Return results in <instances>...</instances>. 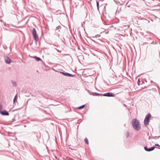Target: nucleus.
Instances as JSON below:
<instances>
[{
  "label": "nucleus",
  "instance_id": "obj_1",
  "mask_svg": "<svg viewBox=\"0 0 160 160\" xmlns=\"http://www.w3.org/2000/svg\"><path fill=\"white\" fill-rule=\"evenodd\" d=\"M132 123L133 127L136 130L138 131L140 129L141 126L139 121L137 119H133Z\"/></svg>",
  "mask_w": 160,
  "mask_h": 160
},
{
  "label": "nucleus",
  "instance_id": "obj_2",
  "mask_svg": "<svg viewBox=\"0 0 160 160\" xmlns=\"http://www.w3.org/2000/svg\"><path fill=\"white\" fill-rule=\"evenodd\" d=\"M151 115L150 113L148 114L146 116L144 121V124L145 126L148 125L150 121V119L151 117Z\"/></svg>",
  "mask_w": 160,
  "mask_h": 160
},
{
  "label": "nucleus",
  "instance_id": "obj_3",
  "mask_svg": "<svg viewBox=\"0 0 160 160\" xmlns=\"http://www.w3.org/2000/svg\"><path fill=\"white\" fill-rule=\"evenodd\" d=\"M32 33L34 40L36 42V44H37V42L39 40V38L37 34L36 30L34 28H33Z\"/></svg>",
  "mask_w": 160,
  "mask_h": 160
},
{
  "label": "nucleus",
  "instance_id": "obj_4",
  "mask_svg": "<svg viewBox=\"0 0 160 160\" xmlns=\"http://www.w3.org/2000/svg\"><path fill=\"white\" fill-rule=\"evenodd\" d=\"M103 96L108 97H114L115 95V94L112 92H108L107 93L103 94Z\"/></svg>",
  "mask_w": 160,
  "mask_h": 160
},
{
  "label": "nucleus",
  "instance_id": "obj_5",
  "mask_svg": "<svg viewBox=\"0 0 160 160\" xmlns=\"http://www.w3.org/2000/svg\"><path fill=\"white\" fill-rule=\"evenodd\" d=\"M0 113L3 116H8L9 113L5 110L0 111Z\"/></svg>",
  "mask_w": 160,
  "mask_h": 160
},
{
  "label": "nucleus",
  "instance_id": "obj_6",
  "mask_svg": "<svg viewBox=\"0 0 160 160\" xmlns=\"http://www.w3.org/2000/svg\"><path fill=\"white\" fill-rule=\"evenodd\" d=\"M5 62L6 63L9 64L11 62V60L9 57H6L5 58Z\"/></svg>",
  "mask_w": 160,
  "mask_h": 160
},
{
  "label": "nucleus",
  "instance_id": "obj_7",
  "mask_svg": "<svg viewBox=\"0 0 160 160\" xmlns=\"http://www.w3.org/2000/svg\"><path fill=\"white\" fill-rule=\"evenodd\" d=\"M32 58L35 59L37 61H42V59L39 57H37L36 56L32 57Z\"/></svg>",
  "mask_w": 160,
  "mask_h": 160
},
{
  "label": "nucleus",
  "instance_id": "obj_8",
  "mask_svg": "<svg viewBox=\"0 0 160 160\" xmlns=\"http://www.w3.org/2000/svg\"><path fill=\"white\" fill-rule=\"evenodd\" d=\"M103 94L102 93H98L97 92H94L93 93V95L96 96H103Z\"/></svg>",
  "mask_w": 160,
  "mask_h": 160
},
{
  "label": "nucleus",
  "instance_id": "obj_9",
  "mask_svg": "<svg viewBox=\"0 0 160 160\" xmlns=\"http://www.w3.org/2000/svg\"><path fill=\"white\" fill-rule=\"evenodd\" d=\"M155 147L154 146H153L149 148L148 149V152H150L153 151L155 149Z\"/></svg>",
  "mask_w": 160,
  "mask_h": 160
},
{
  "label": "nucleus",
  "instance_id": "obj_10",
  "mask_svg": "<svg viewBox=\"0 0 160 160\" xmlns=\"http://www.w3.org/2000/svg\"><path fill=\"white\" fill-rule=\"evenodd\" d=\"M11 82L13 86L16 87L17 86V85L16 81L14 80H12L11 81Z\"/></svg>",
  "mask_w": 160,
  "mask_h": 160
},
{
  "label": "nucleus",
  "instance_id": "obj_11",
  "mask_svg": "<svg viewBox=\"0 0 160 160\" xmlns=\"http://www.w3.org/2000/svg\"><path fill=\"white\" fill-rule=\"evenodd\" d=\"M86 106V104L80 106L78 107L77 108L79 109H81L84 108Z\"/></svg>",
  "mask_w": 160,
  "mask_h": 160
},
{
  "label": "nucleus",
  "instance_id": "obj_12",
  "mask_svg": "<svg viewBox=\"0 0 160 160\" xmlns=\"http://www.w3.org/2000/svg\"><path fill=\"white\" fill-rule=\"evenodd\" d=\"M17 95H16L15 96L13 100V103H14L16 101H17Z\"/></svg>",
  "mask_w": 160,
  "mask_h": 160
},
{
  "label": "nucleus",
  "instance_id": "obj_13",
  "mask_svg": "<svg viewBox=\"0 0 160 160\" xmlns=\"http://www.w3.org/2000/svg\"><path fill=\"white\" fill-rule=\"evenodd\" d=\"M60 28V26L57 27L56 29V32L58 33V32H59L60 31V30H59Z\"/></svg>",
  "mask_w": 160,
  "mask_h": 160
},
{
  "label": "nucleus",
  "instance_id": "obj_14",
  "mask_svg": "<svg viewBox=\"0 0 160 160\" xmlns=\"http://www.w3.org/2000/svg\"><path fill=\"white\" fill-rule=\"evenodd\" d=\"M84 141L86 143L88 144H89V142L88 139L87 138H85L84 139Z\"/></svg>",
  "mask_w": 160,
  "mask_h": 160
},
{
  "label": "nucleus",
  "instance_id": "obj_15",
  "mask_svg": "<svg viewBox=\"0 0 160 160\" xmlns=\"http://www.w3.org/2000/svg\"><path fill=\"white\" fill-rule=\"evenodd\" d=\"M141 82L140 78H138V82H137L138 84V85H139L140 84H142V83H141Z\"/></svg>",
  "mask_w": 160,
  "mask_h": 160
},
{
  "label": "nucleus",
  "instance_id": "obj_16",
  "mask_svg": "<svg viewBox=\"0 0 160 160\" xmlns=\"http://www.w3.org/2000/svg\"><path fill=\"white\" fill-rule=\"evenodd\" d=\"M60 72L62 74H63V75L65 76H67V72Z\"/></svg>",
  "mask_w": 160,
  "mask_h": 160
},
{
  "label": "nucleus",
  "instance_id": "obj_17",
  "mask_svg": "<svg viewBox=\"0 0 160 160\" xmlns=\"http://www.w3.org/2000/svg\"><path fill=\"white\" fill-rule=\"evenodd\" d=\"M126 138H128L129 135V133L128 132H126Z\"/></svg>",
  "mask_w": 160,
  "mask_h": 160
},
{
  "label": "nucleus",
  "instance_id": "obj_18",
  "mask_svg": "<svg viewBox=\"0 0 160 160\" xmlns=\"http://www.w3.org/2000/svg\"><path fill=\"white\" fill-rule=\"evenodd\" d=\"M3 109V106L0 103V111H1V110Z\"/></svg>",
  "mask_w": 160,
  "mask_h": 160
},
{
  "label": "nucleus",
  "instance_id": "obj_19",
  "mask_svg": "<svg viewBox=\"0 0 160 160\" xmlns=\"http://www.w3.org/2000/svg\"><path fill=\"white\" fill-rule=\"evenodd\" d=\"M97 6L98 9H99V2L97 1Z\"/></svg>",
  "mask_w": 160,
  "mask_h": 160
},
{
  "label": "nucleus",
  "instance_id": "obj_20",
  "mask_svg": "<svg viewBox=\"0 0 160 160\" xmlns=\"http://www.w3.org/2000/svg\"><path fill=\"white\" fill-rule=\"evenodd\" d=\"M144 149L147 151H148V148L147 146H145L144 147Z\"/></svg>",
  "mask_w": 160,
  "mask_h": 160
},
{
  "label": "nucleus",
  "instance_id": "obj_21",
  "mask_svg": "<svg viewBox=\"0 0 160 160\" xmlns=\"http://www.w3.org/2000/svg\"><path fill=\"white\" fill-rule=\"evenodd\" d=\"M71 74H70V73H69L67 72V76H67V77H70V76L71 75Z\"/></svg>",
  "mask_w": 160,
  "mask_h": 160
},
{
  "label": "nucleus",
  "instance_id": "obj_22",
  "mask_svg": "<svg viewBox=\"0 0 160 160\" xmlns=\"http://www.w3.org/2000/svg\"><path fill=\"white\" fill-rule=\"evenodd\" d=\"M99 36H99V35H96L95 36H93L92 37L93 38H97V37H98Z\"/></svg>",
  "mask_w": 160,
  "mask_h": 160
},
{
  "label": "nucleus",
  "instance_id": "obj_23",
  "mask_svg": "<svg viewBox=\"0 0 160 160\" xmlns=\"http://www.w3.org/2000/svg\"><path fill=\"white\" fill-rule=\"evenodd\" d=\"M155 146H158V147H160V146L158 144H155Z\"/></svg>",
  "mask_w": 160,
  "mask_h": 160
},
{
  "label": "nucleus",
  "instance_id": "obj_24",
  "mask_svg": "<svg viewBox=\"0 0 160 160\" xmlns=\"http://www.w3.org/2000/svg\"><path fill=\"white\" fill-rule=\"evenodd\" d=\"M74 75L72 74H71V75L70 76V77H74Z\"/></svg>",
  "mask_w": 160,
  "mask_h": 160
},
{
  "label": "nucleus",
  "instance_id": "obj_25",
  "mask_svg": "<svg viewBox=\"0 0 160 160\" xmlns=\"http://www.w3.org/2000/svg\"><path fill=\"white\" fill-rule=\"evenodd\" d=\"M56 49L57 50V51L58 52H60L57 49Z\"/></svg>",
  "mask_w": 160,
  "mask_h": 160
},
{
  "label": "nucleus",
  "instance_id": "obj_26",
  "mask_svg": "<svg viewBox=\"0 0 160 160\" xmlns=\"http://www.w3.org/2000/svg\"><path fill=\"white\" fill-rule=\"evenodd\" d=\"M128 2L127 3V4H126V5H127L128 4Z\"/></svg>",
  "mask_w": 160,
  "mask_h": 160
},
{
  "label": "nucleus",
  "instance_id": "obj_27",
  "mask_svg": "<svg viewBox=\"0 0 160 160\" xmlns=\"http://www.w3.org/2000/svg\"><path fill=\"white\" fill-rule=\"evenodd\" d=\"M148 139H150V137H149V138Z\"/></svg>",
  "mask_w": 160,
  "mask_h": 160
},
{
  "label": "nucleus",
  "instance_id": "obj_28",
  "mask_svg": "<svg viewBox=\"0 0 160 160\" xmlns=\"http://www.w3.org/2000/svg\"><path fill=\"white\" fill-rule=\"evenodd\" d=\"M128 7H130V5L128 6Z\"/></svg>",
  "mask_w": 160,
  "mask_h": 160
},
{
  "label": "nucleus",
  "instance_id": "obj_29",
  "mask_svg": "<svg viewBox=\"0 0 160 160\" xmlns=\"http://www.w3.org/2000/svg\"><path fill=\"white\" fill-rule=\"evenodd\" d=\"M58 35H59V33H58Z\"/></svg>",
  "mask_w": 160,
  "mask_h": 160
},
{
  "label": "nucleus",
  "instance_id": "obj_30",
  "mask_svg": "<svg viewBox=\"0 0 160 160\" xmlns=\"http://www.w3.org/2000/svg\"><path fill=\"white\" fill-rule=\"evenodd\" d=\"M145 88H147V87H145Z\"/></svg>",
  "mask_w": 160,
  "mask_h": 160
}]
</instances>
